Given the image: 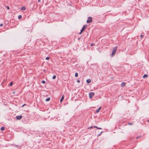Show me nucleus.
Listing matches in <instances>:
<instances>
[{
    "label": "nucleus",
    "instance_id": "nucleus-30",
    "mask_svg": "<svg viewBox=\"0 0 149 149\" xmlns=\"http://www.w3.org/2000/svg\"><path fill=\"white\" fill-rule=\"evenodd\" d=\"M82 32H83V31H81V30L80 32L79 33V34H81Z\"/></svg>",
    "mask_w": 149,
    "mask_h": 149
},
{
    "label": "nucleus",
    "instance_id": "nucleus-32",
    "mask_svg": "<svg viewBox=\"0 0 149 149\" xmlns=\"http://www.w3.org/2000/svg\"><path fill=\"white\" fill-rule=\"evenodd\" d=\"M143 35H140V37H143Z\"/></svg>",
    "mask_w": 149,
    "mask_h": 149
},
{
    "label": "nucleus",
    "instance_id": "nucleus-19",
    "mask_svg": "<svg viewBox=\"0 0 149 149\" xmlns=\"http://www.w3.org/2000/svg\"><path fill=\"white\" fill-rule=\"evenodd\" d=\"M95 126H91L89 127L88 128V129H91V128H95V127H94Z\"/></svg>",
    "mask_w": 149,
    "mask_h": 149
},
{
    "label": "nucleus",
    "instance_id": "nucleus-28",
    "mask_svg": "<svg viewBox=\"0 0 149 149\" xmlns=\"http://www.w3.org/2000/svg\"><path fill=\"white\" fill-rule=\"evenodd\" d=\"M141 137V136H138L136 138V139H138V138H139V137Z\"/></svg>",
    "mask_w": 149,
    "mask_h": 149
},
{
    "label": "nucleus",
    "instance_id": "nucleus-7",
    "mask_svg": "<svg viewBox=\"0 0 149 149\" xmlns=\"http://www.w3.org/2000/svg\"><path fill=\"white\" fill-rule=\"evenodd\" d=\"M91 79H88L86 80V82L88 83L89 84L91 83Z\"/></svg>",
    "mask_w": 149,
    "mask_h": 149
},
{
    "label": "nucleus",
    "instance_id": "nucleus-5",
    "mask_svg": "<svg viewBox=\"0 0 149 149\" xmlns=\"http://www.w3.org/2000/svg\"><path fill=\"white\" fill-rule=\"evenodd\" d=\"M87 25H84L83 27H82V29H81V31H84L85 29H86V28H87Z\"/></svg>",
    "mask_w": 149,
    "mask_h": 149
},
{
    "label": "nucleus",
    "instance_id": "nucleus-10",
    "mask_svg": "<svg viewBox=\"0 0 149 149\" xmlns=\"http://www.w3.org/2000/svg\"><path fill=\"white\" fill-rule=\"evenodd\" d=\"M63 99H64L63 95V96L61 97V98L60 100V102H62Z\"/></svg>",
    "mask_w": 149,
    "mask_h": 149
},
{
    "label": "nucleus",
    "instance_id": "nucleus-15",
    "mask_svg": "<svg viewBox=\"0 0 149 149\" xmlns=\"http://www.w3.org/2000/svg\"><path fill=\"white\" fill-rule=\"evenodd\" d=\"M56 75H54L53 76V77H52V79H56Z\"/></svg>",
    "mask_w": 149,
    "mask_h": 149
},
{
    "label": "nucleus",
    "instance_id": "nucleus-12",
    "mask_svg": "<svg viewBox=\"0 0 149 149\" xmlns=\"http://www.w3.org/2000/svg\"><path fill=\"white\" fill-rule=\"evenodd\" d=\"M50 97H48L45 100V101H47H47H50Z\"/></svg>",
    "mask_w": 149,
    "mask_h": 149
},
{
    "label": "nucleus",
    "instance_id": "nucleus-23",
    "mask_svg": "<svg viewBox=\"0 0 149 149\" xmlns=\"http://www.w3.org/2000/svg\"><path fill=\"white\" fill-rule=\"evenodd\" d=\"M103 132V131H102L100 134H99L97 136H100L101 135V134Z\"/></svg>",
    "mask_w": 149,
    "mask_h": 149
},
{
    "label": "nucleus",
    "instance_id": "nucleus-34",
    "mask_svg": "<svg viewBox=\"0 0 149 149\" xmlns=\"http://www.w3.org/2000/svg\"><path fill=\"white\" fill-rule=\"evenodd\" d=\"M80 39V38H78V40H79Z\"/></svg>",
    "mask_w": 149,
    "mask_h": 149
},
{
    "label": "nucleus",
    "instance_id": "nucleus-16",
    "mask_svg": "<svg viewBox=\"0 0 149 149\" xmlns=\"http://www.w3.org/2000/svg\"><path fill=\"white\" fill-rule=\"evenodd\" d=\"M22 17V16L21 15H19L18 16V19H21Z\"/></svg>",
    "mask_w": 149,
    "mask_h": 149
},
{
    "label": "nucleus",
    "instance_id": "nucleus-6",
    "mask_svg": "<svg viewBox=\"0 0 149 149\" xmlns=\"http://www.w3.org/2000/svg\"><path fill=\"white\" fill-rule=\"evenodd\" d=\"M22 116H16L15 118L17 120H19L22 119Z\"/></svg>",
    "mask_w": 149,
    "mask_h": 149
},
{
    "label": "nucleus",
    "instance_id": "nucleus-29",
    "mask_svg": "<svg viewBox=\"0 0 149 149\" xmlns=\"http://www.w3.org/2000/svg\"><path fill=\"white\" fill-rule=\"evenodd\" d=\"M77 82L78 83H79V82H80V80H79L78 79V80H77Z\"/></svg>",
    "mask_w": 149,
    "mask_h": 149
},
{
    "label": "nucleus",
    "instance_id": "nucleus-11",
    "mask_svg": "<svg viewBox=\"0 0 149 149\" xmlns=\"http://www.w3.org/2000/svg\"><path fill=\"white\" fill-rule=\"evenodd\" d=\"M21 9L22 10H24L26 9V8L24 7H22L21 8Z\"/></svg>",
    "mask_w": 149,
    "mask_h": 149
},
{
    "label": "nucleus",
    "instance_id": "nucleus-2",
    "mask_svg": "<svg viewBox=\"0 0 149 149\" xmlns=\"http://www.w3.org/2000/svg\"><path fill=\"white\" fill-rule=\"evenodd\" d=\"M109 66V64L108 63L105 62L102 65V68H108Z\"/></svg>",
    "mask_w": 149,
    "mask_h": 149
},
{
    "label": "nucleus",
    "instance_id": "nucleus-8",
    "mask_svg": "<svg viewBox=\"0 0 149 149\" xmlns=\"http://www.w3.org/2000/svg\"><path fill=\"white\" fill-rule=\"evenodd\" d=\"M101 109V107H99L97 109L96 111V112L97 113L99 112V111H100Z\"/></svg>",
    "mask_w": 149,
    "mask_h": 149
},
{
    "label": "nucleus",
    "instance_id": "nucleus-17",
    "mask_svg": "<svg viewBox=\"0 0 149 149\" xmlns=\"http://www.w3.org/2000/svg\"><path fill=\"white\" fill-rule=\"evenodd\" d=\"M78 76V73L77 72H76L75 74V77H77Z\"/></svg>",
    "mask_w": 149,
    "mask_h": 149
},
{
    "label": "nucleus",
    "instance_id": "nucleus-26",
    "mask_svg": "<svg viewBox=\"0 0 149 149\" xmlns=\"http://www.w3.org/2000/svg\"><path fill=\"white\" fill-rule=\"evenodd\" d=\"M128 124L129 125H133V123H128Z\"/></svg>",
    "mask_w": 149,
    "mask_h": 149
},
{
    "label": "nucleus",
    "instance_id": "nucleus-4",
    "mask_svg": "<svg viewBox=\"0 0 149 149\" xmlns=\"http://www.w3.org/2000/svg\"><path fill=\"white\" fill-rule=\"evenodd\" d=\"M95 93L93 92H91L89 93V97L90 98H92L94 96Z\"/></svg>",
    "mask_w": 149,
    "mask_h": 149
},
{
    "label": "nucleus",
    "instance_id": "nucleus-3",
    "mask_svg": "<svg viewBox=\"0 0 149 149\" xmlns=\"http://www.w3.org/2000/svg\"><path fill=\"white\" fill-rule=\"evenodd\" d=\"M92 17H88V19L87 20L86 22L87 23H90L91 22H92Z\"/></svg>",
    "mask_w": 149,
    "mask_h": 149
},
{
    "label": "nucleus",
    "instance_id": "nucleus-13",
    "mask_svg": "<svg viewBox=\"0 0 149 149\" xmlns=\"http://www.w3.org/2000/svg\"><path fill=\"white\" fill-rule=\"evenodd\" d=\"M148 77V75L146 74H144L143 76V78H145V77Z\"/></svg>",
    "mask_w": 149,
    "mask_h": 149
},
{
    "label": "nucleus",
    "instance_id": "nucleus-27",
    "mask_svg": "<svg viewBox=\"0 0 149 149\" xmlns=\"http://www.w3.org/2000/svg\"><path fill=\"white\" fill-rule=\"evenodd\" d=\"M3 26V24H0V26L1 27L2 26Z\"/></svg>",
    "mask_w": 149,
    "mask_h": 149
},
{
    "label": "nucleus",
    "instance_id": "nucleus-22",
    "mask_svg": "<svg viewBox=\"0 0 149 149\" xmlns=\"http://www.w3.org/2000/svg\"><path fill=\"white\" fill-rule=\"evenodd\" d=\"M13 84V82L12 81L10 83V86H12Z\"/></svg>",
    "mask_w": 149,
    "mask_h": 149
},
{
    "label": "nucleus",
    "instance_id": "nucleus-18",
    "mask_svg": "<svg viewBox=\"0 0 149 149\" xmlns=\"http://www.w3.org/2000/svg\"><path fill=\"white\" fill-rule=\"evenodd\" d=\"M94 127H95V128H97V129H102L100 127H98L96 126H95Z\"/></svg>",
    "mask_w": 149,
    "mask_h": 149
},
{
    "label": "nucleus",
    "instance_id": "nucleus-1",
    "mask_svg": "<svg viewBox=\"0 0 149 149\" xmlns=\"http://www.w3.org/2000/svg\"><path fill=\"white\" fill-rule=\"evenodd\" d=\"M117 48L118 47L117 46H116L113 48V51L111 52V55L113 56L114 55L117 51Z\"/></svg>",
    "mask_w": 149,
    "mask_h": 149
},
{
    "label": "nucleus",
    "instance_id": "nucleus-9",
    "mask_svg": "<svg viewBox=\"0 0 149 149\" xmlns=\"http://www.w3.org/2000/svg\"><path fill=\"white\" fill-rule=\"evenodd\" d=\"M125 82H123L122 83L121 85L123 87L125 85Z\"/></svg>",
    "mask_w": 149,
    "mask_h": 149
},
{
    "label": "nucleus",
    "instance_id": "nucleus-31",
    "mask_svg": "<svg viewBox=\"0 0 149 149\" xmlns=\"http://www.w3.org/2000/svg\"><path fill=\"white\" fill-rule=\"evenodd\" d=\"M7 8L8 9H10V7L8 6H7Z\"/></svg>",
    "mask_w": 149,
    "mask_h": 149
},
{
    "label": "nucleus",
    "instance_id": "nucleus-21",
    "mask_svg": "<svg viewBox=\"0 0 149 149\" xmlns=\"http://www.w3.org/2000/svg\"><path fill=\"white\" fill-rule=\"evenodd\" d=\"M41 82L43 84H45L46 83V82L44 80H42V81Z\"/></svg>",
    "mask_w": 149,
    "mask_h": 149
},
{
    "label": "nucleus",
    "instance_id": "nucleus-24",
    "mask_svg": "<svg viewBox=\"0 0 149 149\" xmlns=\"http://www.w3.org/2000/svg\"><path fill=\"white\" fill-rule=\"evenodd\" d=\"M95 45V44L94 43H92L91 44V46H93Z\"/></svg>",
    "mask_w": 149,
    "mask_h": 149
},
{
    "label": "nucleus",
    "instance_id": "nucleus-14",
    "mask_svg": "<svg viewBox=\"0 0 149 149\" xmlns=\"http://www.w3.org/2000/svg\"><path fill=\"white\" fill-rule=\"evenodd\" d=\"M1 130L2 131H4L5 130V128L4 127H2L1 128Z\"/></svg>",
    "mask_w": 149,
    "mask_h": 149
},
{
    "label": "nucleus",
    "instance_id": "nucleus-33",
    "mask_svg": "<svg viewBox=\"0 0 149 149\" xmlns=\"http://www.w3.org/2000/svg\"><path fill=\"white\" fill-rule=\"evenodd\" d=\"M25 105V104H24L22 105V107H23L24 106V105Z\"/></svg>",
    "mask_w": 149,
    "mask_h": 149
},
{
    "label": "nucleus",
    "instance_id": "nucleus-20",
    "mask_svg": "<svg viewBox=\"0 0 149 149\" xmlns=\"http://www.w3.org/2000/svg\"><path fill=\"white\" fill-rule=\"evenodd\" d=\"M49 58H50V57H47L45 59L46 60H49Z\"/></svg>",
    "mask_w": 149,
    "mask_h": 149
},
{
    "label": "nucleus",
    "instance_id": "nucleus-25",
    "mask_svg": "<svg viewBox=\"0 0 149 149\" xmlns=\"http://www.w3.org/2000/svg\"><path fill=\"white\" fill-rule=\"evenodd\" d=\"M41 1L43 2V0H38V2H40Z\"/></svg>",
    "mask_w": 149,
    "mask_h": 149
}]
</instances>
